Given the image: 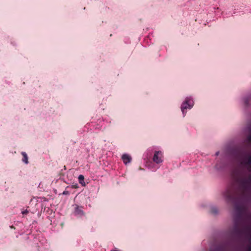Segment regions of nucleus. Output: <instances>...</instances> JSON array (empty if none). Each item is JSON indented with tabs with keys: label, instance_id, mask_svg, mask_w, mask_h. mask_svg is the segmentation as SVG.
Returning <instances> with one entry per match:
<instances>
[{
	"label": "nucleus",
	"instance_id": "f257e3e1",
	"mask_svg": "<svg viewBox=\"0 0 251 251\" xmlns=\"http://www.w3.org/2000/svg\"><path fill=\"white\" fill-rule=\"evenodd\" d=\"M195 105V100L193 96L188 95L186 96L182 101L180 109L182 117L184 118L188 110L192 109Z\"/></svg>",
	"mask_w": 251,
	"mask_h": 251
},
{
	"label": "nucleus",
	"instance_id": "f03ea898",
	"mask_svg": "<svg viewBox=\"0 0 251 251\" xmlns=\"http://www.w3.org/2000/svg\"><path fill=\"white\" fill-rule=\"evenodd\" d=\"M200 206L203 208H206L208 210V213L213 217H217L219 215L220 211L218 207L212 203L207 204L203 203L201 204Z\"/></svg>",
	"mask_w": 251,
	"mask_h": 251
},
{
	"label": "nucleus",
	"instance_id": "7ed1b4c3",
	"mask_svg": "<svg viewBox=\"0 0 251 251\" xmlns=\"http://www.w3.org/2000/svg\"><path fill=\"white\" fill-rule=\"evenodd\" d=\"M151 160L155 165L158 166V168L161 165L164 160L163 151L161 150H155L153 152Z\"/></svg>",
	"mask_w": 251,
	"mask_h": 251
},
{
	"label": "nucleus",
	"instance_id": "20e7f679",
	"mask_svg": "<svg viewBox=\"0 0 251 251\" xmlns=\"http://www.w3.org/2000/svg\"><path fill=\"white\" fill-rule=\"evenodd\" d=\"M242 185L245 191L251 190V175L242 180Z\"/></svg>",
	"mask_w": 251,
	"mask_h": 251
},
{
	"label": "nucleus",
	"instance_id": "39448f33",
	"mask_svg": "<svg viewBox=\"0 0 251 251\" xmlns=\"http://www.w3.org/2000/svg\"><path fill=\"white\" fill-rule=\"evenodd\" d=\"M244 163L248 167V170H251V154H246L243 159Z\"/></svg>",
	"mask_w": 251,
	"mask_h": 251
},
{
	"label": "nucleus",
	"instance_id": "423d86ee",
	"mask_svg": "<svg viewBox=\"0 0 251 251\" xmlns=\"http://www.w3.org/2000/svg\"><path fill=\"white\" fill-rule=\"evenodd\" d=\"M74 214L75 216L80 217L84 215V212L82 207L79 206L77 204L75 205Z\"/></svg>",
	"mask_w": 251,
	"mask_h": 251
},
{
	"label": "nucleus",
	"instance_id": "0eeeda50",
	"mask_svg": "<svg viewBox=\"0 0 251 251\" xmlns=\"http://www.w3.org/2000/svg\"><path fill=\"white\" fill-rule=\"evenodd\" d=\"M122 160L125 165L129 163L131 161V157L128 154L125 153L122 156Z\"/></svg>",
	"mask_w": 251,
	"mask_h": 251
},
{
	"label": "nucleus",
	"instance_id": "6e6552de",
	"mask_svg": "<svg viewBox=\"0 0 251 251\" xmlns=\"http://www.w3.org/2000/svg\"><path fill=\"white\" fill-rule=\"evenodd\" d=\"M21 154L23 157L22 159V161L25 164H27L28 163V161L27 154L24 151L22 152Z\"/></svg>",
	"mask_w": 251,
	"mask_h": 251
},
{
	"label": "nucleus",
	"instance_id": "1a4fd4ad",
	"mask_svg": "<svg viewBox=\"0 0 251 251\" xmlns=\"http://www.w3.org/2000/svg\"><path fill=\"white\" fill-rule=\"evenodd\" d=\"M84 177L83 175H80L78 176V180L80 184H81L83 186H85L86 184L84 182Z\"/></svg>",
	"mask_w": 251,
	"mask_h": 251
},
{
	"label": "nucleus",
	"instance_id": "9d476101",
	"mask_svg": "<svg viewBox=\"0 0 251 251\" xmlns=\"http://www.w3.org/2000/svg\"><path fill=\"white\" fill-rule=\"evenodd\" d=\"M249 130L250 132V134L248 136L247 139L249 142H251V124L249 126Z\"/></svg>",
	"mask_w": 251,
	"mask_h": 251
},
{
	"label": "nucleus",
	"instance_id": "9b49d317",
	"mask_svg": "<svg viewBox=\"0 0 251 251\" xmlns=\"http://www.w3.org/2000/svg\"><path fill=\"white\" fill-rule=\"evenodd\" d=\"M62 194L64 195H68L70 194V192L68 191H64L63 192Z\"/></svg>",
	"mask_w": 251,
	"mask_h": 251
},
{
	"label": "nucleus",
	"instance_id": "f8f14e48",
	"mask_svg": "<svg viewBox=\"0 0 251 251\" xmlns=\"http://www.w3.org/2000/svg\"><path fill=\"white\" fill-rule=\"evenodd\" d=\"M28 212V210H25L23 211L22 212V213L23 215H25V214H27Z\"/></svg>",
	"mask_w": 251,
	"mask_h": 251
},
{
	"label": "nucleus",
	"instance_id": "ddd939ff",
	"mask_svg": "<svg viewBox=\"0 0 251 251\" xmlns=\"http://www.w3.org/2000/svg\"><path fill=\"white\" fill-rule=\"evenodd\" d=\"M220 151H216L215 154V156H218L220 154Z\"/></svg>",
	"mask_w": 251,
	"mask_h": 251
},
{
	"label": "nucleus",
	"instance_id": "4468645a",
	"mask_svg": "<svg viewBox=\"0 0 251 251\" xmlns=\"http://www.w3.org/2000/svg\"><path fill=\"white\" fill-rule=\"evenodd\" d=\"M110 251H120L118 249L115 248L114 249L111 250Z\"/></svg>",
	"mask_w": 251,
	"mask_h": 251
},
{
	"label": "nucleus",
	"instance_id": "2eb2a0df",
	"mask_svg": "<svg viewBox=\"0 0 251 251\" xmlns=\"http://www.w3.org/2000/svg\"><path fill=\"white\" fill-rule=\"evenodd\" d=\"M139 169L140 170H143L141 168H140Z\"/></svg>",
	"mask_w": 251,
	"mask_h": 251
},
{
	"label": "nucleus",
	"instance_id": "dca6fc26",
	"mask_svg": "<svg viewBox=\"0 0 251 251\" xmlns=\"http://www.w3.org/2000/svg\"><path fill=\"white\" fill-rule=\"evenodd\" d=\"M237 209H238L237 208V206L236 205V210H237Z\"/></svg>",
	"mask_w": 251,
	"mask_h": 251
},
{
	"label": "nucleus",
	"instance_id": "f3484780",
	"mask_svg": "<svg viewBox=\"0 0 251 251\" xmlns=\"http://www.w3.org/2000/svg\"><path fill=\"white\" fill-rule=\"evenodd\" d=\"M236 152L237 151V150H236Z\"/></svg>",
	"mask_w": 251,
	"mask_h": 251
},
{
	"label": "nucleus",
	"instance_id": "a211bd4d",
	"mask_svg": "<svg viewBox=\"0 0 251 251\" xmlns=\"http://www.w3.org/2000/svg\"><path fill=\"white\" fill-rule=\"evenodd\" d=\"M236 231H237V229H236Z\"/></svg>",
	"mask_w": 251,
	"mask_h": 251
}]
</instances>
